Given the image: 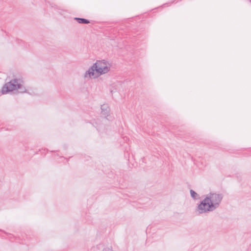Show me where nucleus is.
Returning <instances> with one entry per match:
<instances>
[{"instance_id": "obj_1", "label": "nucleus", "mask_w": 251, "mask_h": 251, "mask_svg": "<svg viewBox=\"0 0 251 251\" xmlns=\"http://www.w3.org/2000/svg\"><path fill=\"white\" fill-rule=\"evenodd\" d=\"M110 68V65L107 61L104 60L97 61L86 73L85 77L96 78L108 72Z\"/></svg>"}, {"instance_id": "obj_2", "label": "nucleus", "mask_w": 251, "mask_h": 251, "mask_svg": "<svg viewBox=\"0 0 251 251\" xmlns=\"http://www.w3.org/2000/svg\"><path fill=\"white\" fill-rule=\"evenodd\" d=\"M22 85L19 83L18 80L13 79L6 83L2 88L1 93L5 94L7 93L22 88Z\"/></svg>"}, {"instance_id": "obj_3", "label": "nucleus", "mask_w": 251, "mask_h": 251, "mask_svg": "<svg viewBox=\"0 0 251 251\" xmlns=\"http://www.w3.org/2000/svg\"><path fill=\"white\" fill-rule=\"evenodd\" d=\"M206 198L209 199L210 205H212V207L215 208L221 202L223 197L220 194L213 193L210 194L209 195H208L206 197Z\"/></svg>"}, {"instance_id": "obj_4", "label": "nucleus", "mask_w": 251, "mask_h": 251, "mask_svg": "<svg viewBox=\"0 0 251 251\" xmlns=\"http://www.w3.org/2000/svg\"><path fill=\"white\" fill-rule=\"evenodd\" d=\"M214 208L210 205L209 199L206 197L199 205L198 209L199 213H204L207 211L212 210Z\"/></svg>"}, {"instance_id": "obj_5", "label": "nucleus", "mask_w": 251, "mask_h": 251, "mask_svg": "<svg viewBox=\"0 0 251 251\" xmlns=\"http://www.w3.org/2000/svg\"><path fill=\"white\" fill-rule=\"evenodd\" d=\"M76 19L78 21V23H82V24H88L89 23V21L86 19H82V18H76Z\"/></svg>"}, {"instance_id": "obj_6", "label": "nucleus", "mask_w": 251, "mask_h": 251, "mask_svg": "<svg viewBox=\"0 0 251 251\" xmlns=\"http://www.w3.org/2000/svg\"><path fill=\"white\" fill-rule=\"evenodd\" d=\"M190 194H191V196L193 198H197V196H198V195L193 190H191L190 191Z\"/></svg>"}]
</instances>
